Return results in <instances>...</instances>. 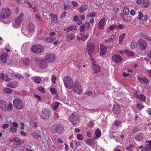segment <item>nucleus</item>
<instances>
[{"mask_svg": "<svg viewBox=\"0 0 151 151\" xmlns=\"http://www.w3.org/2000/svg\"><path fill=\"white\" fill-rule=\"evenodd\" d=\"M92 68L93 71V73L96 74L99 73L101 69V67L98 64L94 65V67H92Z\"/></svg>", "mask_w": 151, "mask_h": 151, "instance_id": "412c9836", "label": "nucleus"}, {"mask_svg": "<svg viewBox=\"0 0 151 151\" xmlns=\"http://www.w3.org/2000/svg\"><path fill=\"white\" fill-rule=\"evenodd\" d=\"M70 145L73 149L76 150L81 145V142L76 140L72 141L70 142Z\"/></svg>", "mask_w": 151, "mask_h": 151, "instance_id": "4468645a", "label": "nucleus"}, {"mask_svg": "<svg viewBox=\"0 0 151 151\" xmlns=\"http://www.w3.org/2000/svg\"><path fill=\"white\" fill-rule=\"evenodd\" d=\"M85 29V25L84 24L82 25L80 28V31H84Z\"/></svg>", "mask_w": 151, "mask_h": 151, "instance_id": "13d9d810", "label": "nucleus"}, {"mask_svg": "<svg viewBox=\"0 0 151 151\" xmlns=\"http://www.w3.org/2000/svg\"><path fill=\"white\" fill-rule=\"evenodd\" d=\"M86 143L88 145H93L94 143V141L92 139H89L86 140Z\"/></svg>", "mask_w": 151, "mask_h": 151, "instance_id": "4c0bfd02", "label": "nucleus"}, {"mask_svg": "<svg viewBox=\"0 0 151 151\" xmlns=\"http://www.w3.org/2000/svg\"><path fill=\"white\" fill-rule=\"evenodd\" d=\"M74 6H78V3L76 1H73L71 3Z\"/></svg>", "mask_w": 151, "mask_h": 151, "instance_id": "0e129e2a", "label": "nucleus"}, {"mask_svg": "<svg viewBox=\"0 0 151 151\" xmlns=\"http://www.w3.org/2000/svg\"><path fill=\"white\" fill-rule=\"evenodd\" d=\"M59 103L58 101L54 102L52 104V107L54 110H56L59 107Z\"/></svg>", "mask_w": 151, "mask_h": 151, "instance_id": "c85d7f7f", "label": "nucleus"}, {"mask_svg": "<svg viewBox=\"0 0 151 151\" xmlns=\"http://www.w3.org/2000/svg\"><path fill=\"white\" fill-rule=\"evenodd\" d=\"M139 44V47L140 49L142 50L145 49L147 47V44L146 42L142 39H139L137 42Z\"/></svg>", "mask_w": 151, "mask_h": 151, "instance_id": "ddd939ff", "label": "nucleus"}, {"mask_svg": "<svg viewBox=\"0 0 151 151\" xmlns=\"http://www.w3.org/2000/svg\"><path fill=\"white\" fill-rule=\"evenodd\" d=\"M0 108L3 111H9L12 110L13 106L11 103L8 104L6 102L1 100L0 101Z\"/></svg>", "mask_w": 151, "mask_h": 151, "instance_id": "f03ea898", "label": "nucleus"}, {"mask_svg": "<svg viewBox=\"0 0 151 151\" xmlns=\"http://www.w3.org/2000/svg\"><path fill=\"white\" fill-rule=\"evenodd\" d=\"M147 146L143 147L142 151H149L151 149V140L147 142Z\"/></svg>", "mask_w": 151, "mask_h": 151, "instance_id": "393cba45", "label": "nucleus"}, {"mask_svg": "<svg viewBox=\"0 0 151 151\" xmlns=\"http://www.w3.org/2000/svg\"><path fill=\"white\" fill-rule=\"evenodd\" d=\"M56 80V77L54 75H53L51 77V81L52 84H55L56 82L55 81Z\"/></svg>", "mask_w": 151, "mask_h": 151, "instance_id": "49530a36", "label": "nucleus"}, {"mask_svg": "<svg viewBox=\"0 0 151 151\" xmlns=\"http://www.w3.org/2000/svg\"><path fill=\"white\" fill-rule=\"evenodd\" d=\"M105 18H103L99 22V29H103L105 26Z\"/></svg>", "mask_w": 151, "mask_h": 151, "instance_id": "4be33fe9", "label": "nucleus"}, {"mask_svg": "<svg viewBox=\"0 0 151 151\" xmlns=\"http://www.w3.org/2000/svg\"><path fill=\"white\" fill-rule=\"evenodd\" d=\"M88 8V6L86 5H83L78 8V11L80 12H83Z\"/></svg>", "mask_w": 151, "mask_h": 151, "instance_id": "2f4dec72", "label": "nucleus"}, {"mask_svg": "<svg viewBox=\"0 0 151 151\" xmlns=\"http://www.w3.org/2000/svg\"><path fill=\"white\" fill-rule=\"evenodd\" d=\"M125 36V33H123L122 35H120L119 38V43L120 45L122 44V41Z\"/></svg>", "mask_w": 151, "mask_h": 151, "instance_id": "f704fd0d", "label": "nucleus"}, {"mask_svg": "<svg viewBox=\"0 0 151 151\" xmlns=\"http://www.w3.org/2000/svg\"><path fill=\"white\" fill-rule=\"evenodd\" d=\"M3 80H4L5 81L9 82L11 81V79L9 78L6 75L5 77L4 78Z\"/></svg>", "mask_w": 151, "mask_h": 151, "instance_id": "6e6d98bb", "label": "nucleus"}, {"mask_svg": "<svg viewBox=\"0 0 151 151\" xmlns=\"http://www.w3.org/2000/svg\"><path fill=\"white\" fill-rule=\"evenodd\" d=\"M120 110V108L119 106L116 105H113L112 111L114 114H119Z\"/></svg>", "mask_w": 151, "mask_h": 151, "instance_id": "5701e85b", "label": "nucleus"}, {"mask_svg": "<svg viewBox=\"0 0 151 151\" xmlns=\"http://www.w3.org/2000/svg\"><path fill=\"white\" fill-rule=\"evenodd\" d=\"M50 16H51L53 18V20L54 22H55V23L57 20V16L54 14H51Z\"/></svg>", "mask_w": 151, "mask_h": 151, "instance_id": "79ce46f5", "label": "nucleus"}, {"mask_svg": "<svg viewBox=\"0 0 151 151\" xmlns=\"http://www.w3.org/2000/svg\"><path fill=\"white\" fill-rule=\"evenodd\" d=\"M34 30V26L32 23H30L26 26H23L22 28V32L25 36L29 37Z\"/></svg>", "mask_w": 151, "mask_h": 151, "instance_id": "f257e3e1", "label": "nucleus"}, {"mask_svg": "<svg viewBox=\"0 0 151 151\" xmlns=\"http://www.w3.org/2000/svg\"><path fill=\"white\" fill-rule=\"evenodd\" d=\"M150 2L148 0H145L142 4L143 6L144 7L147 8L149 6Z\"/></svg>", "mask_w": 151, "mask_h": 151, "instance_id": "72a5a7b5", "label": "nucleus"}, {"mask_svg": "<svg viewBox=\"0 0 151 151\" xmlns=\"http://www.w3.org/2000/svg\"><path fill=\"white\" fill-rule=\"evenodd\" d=\"M73 81L71 78L68 76H67V88L71 89L73 86Z\"/></svg>", "mask_w": 151, "mask_h": 151, "instance_id": "f3484780", "label": "nucleus"}, {"mask_svg": "<svg viewBox=\"0 0 151 151\" xmlns=\"http://www.w3.org/2000/svg\"><path fill=\"white\" fill-rule=\"evenodd\" d=\"M79 116L76 113L73 114L69 117L70 121L75 126L78 122Z\"/></svg>", "mask_w": 151, "mask_h": 151, "instance_id": "1a4fd4ad", "label": "nucleus"}, {"mask_svg": "<svg viewBox=\"0 0 151 151\" xmlns=\"http://www.w3.org/2000/svg\"><path fill=\"white\" fill-rule=\"evenodd\" d=\"M124 52H126L129 56H133L134 55V54L133 52L128 50H125Z\"/></svg>", "mask_w": 151, "mask_h": 151, "instance_id": "ea45409f", "label": "nucleus"}, {"mask_svg": "<svg viewBox=\"0 0 151 151\" xmlns=\"http://www.w3.org/2000/svg\"><path fill=\"white\" fill-rule=\"evenodd\" d=\"M88 36V35H85L84 36H82L81 39L82 41H85L87 39Z\"/></svg>", "mask_w": 151, "mask_h": 151, "instance_id": "8fccbe9b", "label": "nucleus"}, {"mask_svg": "<svg viewBox=\"0 0 151 151\" xmlns=\"http://www.w3.org/2000/svg\"><path fill=\"white\" fill-rule=\"evenodd\" d=\"M0 59L3 63H7L9 64H12L11 60L9 59L8 54L6 53H3L0 56Z\"/></svg>", "mask_w": 151, "mask_h": 151, "instance_id": "6e6552de", "label": "nucleus"}, {"mask_svg": "<svg viewBox=\"0 0 151 151\" xmlns=\"http://www.w3.org/2000/svg\"><path fill=\"white\" fill-rule=\"evenodd\" d=\"M44 58L48 62H52L54 61L55 56L53 54L49 53L45 56Z\"/></svg>", "mask_w": 151, "mask_h": 151, "instance_id": "f8f14e48", "label": "nucleus"}, {"mask_svg": "<svg viewBox=\"0 0 151 151\" xmlns=\"http://www.w3.org/2000/svg\"><path fill=\"white\" fill-rule=\"evenodd\" d=\"M13 104L14 107L18 110L22 109L24 107L23 101L19 98L14 99L13 101Z\"/></svg>", "mask_w": 151, "mask_h": 151, "instance_id": "20e7f679", "label": "nucleus"}, {"mask_svg": "<svg viewBox=\"0 0 151 151\" xmlns=\"http://www.w3.org/2000/svg\"><path fill=\"white\" fill-rule=\"evenodd\" d=\"M15 78H18L19 79L23 80L24 79L23 77L20 74L18 73H15L13 74Z\"/></svg>", "mask_w": 151, "mask_h": 151, "instance_id": "e433bc0d", "label": "nucleus"}, {"mask_svg": "<svg viewBox=\"0 0 151 151\" xmlns=\"http://www.w3.org/2000/svg\"><path fill=\"white\" fill-rule=\"evenodd\" d=\"M12 125L14 127H18V124L16 122H13L12 123Z\"/></svg>", "mask_w": 151, "mask_h": 151, "instance_id": "bf43d9fd", "label": "nucleus"}, {"mask_svg": "<svg viewBox=\"0 0 151 151\" xmlns=\"http://www.w3.org/2000/svg\"><path fill=\"white\" fill-rule=\"evenodd\" d=\"M18 85V82L16 81H14L12 82L8 83L6 84V86L13 88L17 87Z\"/></svg>", "mask_w": 151, "mask_h": 151, "instance_id": "6ab92c4d", "label": "nucleus"}, {"mask_svg": "<svg viewBox=\"0 0 151 151\" xmlns=\"http://www.w3.org/2000/svg\"><path fill=\"white\" fill-rule=\"evenodd\" d=\"M4 91L6 93H9L12 91V90L9 88H5L4 89Z\"/></svg>", "mask_w": 151, "mask_h": 151, "instance_id": "a18cd8bd", "label": "nucleus"}, {"mask_svg": "<svg viewBox=\"0 0 151 151\" xmlns=\"http://www.w3.org/2000/svg\"><path fill=\"white\" fill-rule=\"evenodd\" d=\"M31 135L36 139H38L41 137L40 135L37 132L35 131L32 132Z\"/></svg>", "mask_w": 151, "mask_h": 151, "instance_id": "c756f323", "label": "nucleus"}, {"mask_svg": "<svg viewBox=\"0 0 151 151\" xmlns=\"http://www.w3.org/2000/svg\"><path fill=\"white\" fill-rule=\"evenodd\" d=\"M73 91L76 93L80 94L81 93L82 91L81 86L78 82H76L73 87Z\"/></svg>", "mask_w": 151, "mask_h": 151, "instance_id": "9b49d317", "label": "nucleus"}, {"mask_svg": "<svg viewBox=\"0 0 151 151\" xmlns=\"http://www.w3.org/2000/svg\"><path fill=\"white\" fill-rule=\"evenodd\" d=\"M41 81V79L39 77H35L34 79V82L36 83H39Z\"/></svg>", "mask_w": 151, "mask_h": 151, "instance_id": "37998d69", "label": "nucleus"}, {"mask_svg": "<svg viewBox=\"0 0 151 151\" xmlns=\"http://www.w3.org/2000/svg\"><path fill=\"white\" fill-rule=\"evenodd\" d=\"M95 46L92 43L87 45L86 48V50L87 52L88 55L90 56L93 52Z\"/></svg>", "mask_w": 151, "mask_h": 151, "instance_id": "9d476101", "label": "nucleus"}, {"mask_svg": "<svg viewBox=\"0 0 151 151\" xmlns=\"http://www.w3.org/2000/svg\"><path fill=\"white\" fill-rule=\"evenodd\" d=\"M138 80L140 83H142L146 84L148 82L147 79L146 78H142L140 77H138Z\"/></svg>", "mask_w": 151, "mask_h": 151, "instance_id": "7c9ffc66", "label": "nucleus"}, {"mask_svg": "<svg viewBox=\"0 0 151 151\" xmlns=\"http://www.w3.org/2000/svg\"><path fill=\"white\" fill-rule=\"evenodd\" d=\"M145 0H137L136 1V3L138 5L142 4Z\"/></svg>", "mask_w": 151, "mask_h": 151, "instance_id": "864d4df0", "label": "nucleus"}, {"mask_svg": "<svg viewBox=\"0 0 151 151\" xmlns=\"http://www.w3.org/2000/svg\"><path fill=\"white\" fill-rule=\"evenodd\" d=\"M6 75L3 73H1L0 74V78L2 80H4V78L6 76Z\"/></svg>", "mask_w": 151, "mask_h": 151, "instance_id": "69168bd1", "label": "nucleus"}, {"mask_svg": "<svg viewBox=\"0 0 151 151\" xmlns=\"http://www.w3.org/2000/svg\"><path fill=\"white\" fill-rule=\"evenodd\" d=\"M9 125L7 124H4L2 125V127L3 129H6L8 127Z\"/></svg>", "mask_w": 151, "mask_h": 151, "instance_id": "774afa93", "label": "nucleus"}, {"mask_svg": "<svg viewBox=\"0 0 151 151\" xmlns=\"http://www.w3.org/2000/svg\"><path fill=\"white\" fill-rule=\"evenodd\" d=\"M11 142H15L14 143L16 145H20V139L17 137H14L10 140Z\"/></svg>", "mask_w": 151, "mask_h": 151, "instance_id": "bb28decb", "label": "nucleus"}, {"mask_svg": "<svg viewBox=\"0 0 151 151\" xmlns=\"http://www.w3.org/2000/svg\"><path fill=\"white\" fill-rule=\"evenodd\" d=\"M137 42L133 40L131 44L130 47L131 49H133L135 48L136 47H137Z\"/></svg>", "mask_w": 151, "mask_h": 151, "instance_id": "473e14b6", "label": "nucleus"}, {"mask_svg": "<svg viewBox=\"0 0 151 151\" xmlns=\"http://www.w3.org/2000/svg\"><path fill=\"white\" fill-rule=\"evenodd\" d=\"M47 62L45 59L40 60L39 64V66L42 68H45L47 66Z\"/></svg>", "mask_w": 151, "mask_h": 151, "instance_id": "a211bd4d", "label": "nucleus"}, {"mask_svg": "<svg viewBox=\"0 0 151 151\" xmlns=\"http://www.w3.org/2000/svg\"><path fill=\"white\" fill-rule=\"evenodd\" d=\"M129 12V9L127 8H124L123 10V13L126 15H128Z\"/></svg>", "mask_w": 151, "mask_h": 151, "instance_id": "c03bdc74", "label": "nucleus"}, {"mask_svg": "<svg viewBox=\"0 0 151 151\" xmlns=\"http://www.w3.org/2000/svg\"><path fill=\"white\" fill-rule=\"evenodd\" d=\"M77 137L80 140H82L83 139V136L81 134H78L77 135Z\"/></svg>", "mask_w": 151, "mask_h": 151, "instance_id": "09e8293b", "label": "nucleus"}, {"mask_svg": "<svg viewBox=\"0 0 151 151\" xmlns=\"http://www.w3.org/2000/svg\"><path fill=\"white\" fill-rule=\"evenodd\" d=\"M107 51V47L103 45L102 44H101L100 45V51L99 55L101 56H103L106 54Z\"/></svg>", "mask_w": 151, "mask_h": 151, "instance_id": "dca6fc26", "label": "nucleus"}, {"mask_svg": "<svg viewBox=\"0 0 151 151\" xmlns=\"http://www.w3.org/2000/svg\"><path fill=\"white\" fill-rule=\"evenodd\" d=\"M63 130V127L60 124L54 125L50 127V130L52 132H56L58 134H62Z\"/></svg>", "mask_w": 151, "mask_h": 151, "instance_id": "39448f33", "label": "nucleus"}, {"mask_svg": "<svg viewBox=\"0 0 151 151\" xmlns=\"http://www.w3.org/2000/svg\"><path fill=\"white\" fill-rule=\"evenodd\" d=\"M94 135L93 136V138L94 139H97L101 135V131L98 129L95 131L94 132Z\"/></svg>", "mask_w": 151, "mask_h": 151, "instance_id": "a878e982", "label": "nucleus"}, {"mask_svg": "<svg viewBox=\"0 0 151 151\" xmlns=\"http://www.w3.org/2000/svg\"><path fill=\"white\" fill-rule=\"evenodd\" d=\"M76 25H72L69 27V28L70 29V30H75L76 29Z\"/></svg>", "mask_w": 151, "mask_h": 151, "instance_id": "338daca9", "label": "nucleus"}, {"mask_svg": "<svg viewBox=\"0 0 151 151\" xmlns=\"http://www.w3.org/2000/svg\"><path fill=\"white\" fill-rule=\"evenodd\" d=\"M74 35L73 34H71L68 35V38L70 40H73L74 37Z\"/></svg>", "mask_w": 151, "mask_h": 151, "instance_id": "4d7b16f0", "label": "nucleus"}, {"mask_svg": "<svg viewBox=\"0 0 151 151\" xmlns=\"http://www.w3.org/2000/svg\"><path fill=\"white\" fill-rule=\"evenodd\" d=\"M141 36L143 37L144 38L147 39L148 40H150V41H151V39H150V38H149L148 37H147V36L146 35H144V34H142L141 35Z\"/></svg>", "mask_w": 151, "mask_h": 151, "instance_id": "680f3d73", "label": "nucleus"}, {"mask_svg": "<svg viewBox=\"0 0 151 151\" xmlns=\"http://www.w3.org/2000/svg\"><path fill=\"white\" fill-rule=\"evenodd\" d=\"M122 57L117 54L114 55L112 57V60L116 63H121L122 61Z\"/></svg>", "mask_w": 151, "mask_h": 151, "instance_id": "2eb2a0df", "label": "nucleus"}, {"mask_svg": "<svg viewBox=\"0 0 151 151\" xmlns=\"http://www.w3.org/2000/svg\"><path fill=\"white\" fill-rule=\"evenodd\" d=\"M20 25H21L19 24L18 23L15 21L12 24L13 27L15 29L19 28Z\"/></svg>", "mask_w": 151, "mask_h": 151, "instance_id": "c9c22d12", "label": "nucleus"}, {"mask_svg": "<svg viewBox=\"0 0 151 151\" xmlns=\"http://www.w3.org/2000/svg\"><path fill=\"white\" fill-rule=\"evenodd\" d=\"M114 37L115 35H111L110 38L106 40L105 41V42L106 43L112 42L113 41V39H114Z\"/></svg>", "mask_w": 151, "mask_h": 151, "instance_id": "58836bf2", "label": "nucleus"}, {"mask_svg": "<svg viewBox=\"0 0 151 151\" xmlns=\"http://www.w3.org/2000/svg\"><path fill=\"white\" fill-rule=\"evenodd\" d=\"M24 16V14L23 13H21L15 21L21 25L23 21Z\"/></svg>", "mask_w": 151, "mask_h": 151, "instance_id": "aec40b11", "label": "nucleus"}, {"mask_svg": "<svg viewBox=\"0 0 151 151\" xmlns=\"http://www.w3.org/2000/svg\"><path fill=\"white\" fill-rule=\"evenodd\" d=\"M31 50L34 53L40 54L43 52L44 47L42 45L40 44H36L32 46Z\"/></svg>", "mask_w": 151, "mask_h": 151, "instance_id": "7ed1b4c3", "label": "nucleus"}, {"mask_svg": "<svg viewBox=\"0 0 151 151\" xmlns=\"http://www.w3.org/2000/svg\"><path fill=\"white\" fill-rule=\"evenodd\" d=\"M90 17H96V13L94 12H92L90 13L89 15Z\"/></svg>", "mask_w": 151, "mask_h": 151, "instance_id": "052dcab7", "label": "nucleus"}, {"mask_svg": "<svg viewBox=\"0 0 151 151\" xmlns=\"http://www.w3.org/2000/svg\"><path fill=\"white\" fill-rule=\"evenodd\" d=\"M51 111L48 109H44L41 112L40 116L43 119H48L50 116Z\"/></svg>", "mask_w": 151, "mask_h": 151, "instance_id": "0eeeda50", "label": "nucleus"}, {"mask_svg": "<svg viewBox=\"0 0 151 151\" xmlns=\"http://www.w3.org/2000/svg\"><path fill=\"white\" fill-rule=\"evenodd\" d=\"M143 137V134L142 133H139L137 134L135 136V139L138 141H140Z\"/></svg>", "mask_w": 151, "mask_h": 151, "instance_id": "cd10ccee", "label": "nucleus"}, {"mask_svg": "<svg viewBox=\"0 0 151 151\" xmlns=\"http://www.w3.org/2000/svg\"><path fill=\"white\" fill-rule=\"evenodd\" d=\"M10 130L11 132L14 133L17 131V129L15 127H10Z\"/></svg>", "mask_w": 151, "mask_h": 151, "instance_id": "5fc2aeb1", "label": "nucleus"}, {"mask_svg": "<svg viewBox=\"0 0 151 151\" xmlns=\"http://www.w3.org/2000/svg\"><path fill=\"white\" fill-rule=\"evenodd\" d=\"M134 96L137 97L138 99L141 100L143 101H145L146 100V98L144 95L142 94H140L139 95L137 94L136 92L134 93Z\"/></svg>", "mask_w": 151, "mask_h": 151, "instance_id": "b1692460", "label": "nucleus"}, {"mask_svg": "<svg viewBox=\"0 0 151 151\" xmlns=\"http://www.w3.org/2000/svg\"><path fill=\"white\" fill-rule=\"evenodd\" d=\"M55 40V38L54 37H48L47 38L46 40L49 42H52Z\"/></svg>", "mask_w": 151, "mask_h": 151, "instance_id": "a19ab883", "label": "nucleus"}, {"mask_svg": "<svg viewBox=\"0 0 151 151\" xmlns=\"http://www.w3.org/2000/svg\"><path fill=\"white\" fill-rule=\"evenodd\" d=\"M11 13L10 10L7 8H4L1 10L0 13V18L5 19L8 18Z\"/></svg>", "mask_w": 151, "mask_h": 151, "instance_id": "423d86ee", "label": "nucleus"}, {"mask_svg": "<svg viewBox=\"0 0 151 151\" xmlns=\"http://www.w3.org/2000/svg\"><path fill=\"white\" fill-rule=\"evenodd\" d=\"M39 90L41 92L44 93L45 92V90L44 88L42 87H40L39 88Z\"/></svg>", "mask_w": 151, "mask_h": 151, "instance_id": "e2e57ef3", "label": "nucleus"}, {"mask_svg": "<svg viewBox=\"0 0 151 151\" xmlns=\"http://www.w3.org/2000/svg\"><path fill=\"white\" fill-rule=\"evenodd\" d=\"M114 124L116 126H119L121 124V122L120 121L116 120L114 122Z\"/></svg>", "mask_w": 151, "mask_h": 151, "instance_id": "603ef678", "label": "nucleus"}, {"mask_svg": "<svg viewBox=\"0 0 151 151\" xmlns=\"http://www.w3.org/2000/svg\"><path fill=\"white\" fill-rule=\"evenodd\" d=\"M50 90L52 94H55L57 93L56 90L54 88H51L50 89Z\"/></svg>", "mask_w": 151, "mask_h": 151, "instance_id": "de8ad7c7", "label": "nucleus"}, {"mask_svg": "<svg viewBox=\"0 0 151 151\" xmlns=\"http://www.w3.org/2000/svg\"><path fill=\"white\" fill-rule=\"evenodd\" d=\"M137 107L139 109H142L144 108V106L141 104H138L137 105Z\"/></svg>", "mask_w": 151, "mask_h": 151, "instance_id": "3c124183", "label": "nucleus"}]
</instances>
